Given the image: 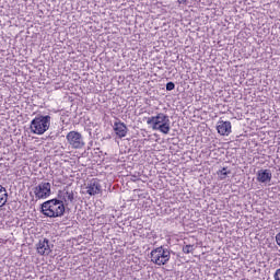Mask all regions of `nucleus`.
Returning <instances> with one entry per match:
<instances>
[{"instance_id":"nucleus-1","label":"nucleus","mask_w":280,"mask_h":280,"mask_svg":"<svg viewBox=\"0 0 280 280\" xmlns=\"http://www.w3.org/2000/svg\"><path fill=\"white\" fill-rule=\"evenodd\" d=\"M147 124L148 126H151L152 130H158L159 132H162V135H170V130H172L170 116L164 113H159L156 116L148 117Z\"/></svg>"},{"instance_id":"nucleus-2","label":"nucleus","mask_w":280,"mask_h":280,"mask_svg":"<svg viewBox=\"0 0 280 280\" xmlns=\"http://www.w3.org/2000/svg\"><path fill=\"white\" fill-rule=\"evenodd\" d=\"M42 213L47 218H62L65 215V201L51 199L42 205Z\"/></svg>"},{"instance_id":"nucleus-3","label":"nucleus","mask_w":280,"mask_h":280,"mask_svg":"<svg viewBox=\"0 0 280 280\" xmlns=\"http://www.w3.org/2000/svg\"><path fill=\"white\" fill-rule=\"evenodd\" d=\"M51 126V116H36L32 121H31V132L33 135H45L47 130H49V127Z\"/></svg>"},{"instance_id":"nucleus-4","label":"nucleus","mask_w":280,"mask_h":280,"mask_svg":"<svg viewBox=\"0 0 280 280\" xmlns=\"http://www.w3.org/2000/svg\"><path fill=\"white\" fill-rule=\"evenodd\" d=\"M151 261L155 266H165L172 259V252L164 246L156 247L151 250Z\"/></svg>"},{"instance_id":"nucleus-5","label":"nucleus","mask_w":280,"mask_h":280,"mask_svg":"<svg viewBox=\"0 0 280 280\" xmlns=\"http://www.w3.org/2000/svg\"><path fill=\"white\" fill-rule=\"evenodd\" d=\"M33 194L36 200H45L51 196V184L49 182H42L33 187Z\"/></svg>"},{"instance_id":"nucleus-6","label":"nucleus","mask_w":280,"mask_h":280,"mask_svg":"<svg viewBox=\"0 0 280 280\" xmlns=\"http://www.w3.org/2000/svg\"><path fill=\"white\" fill-rule=\"evenodd\" d=\"M66 139L72 150H82L85 145L84 137H82V133L78 131L68 132Z\"/></svg>"},{"instance_id":"nucleus-7","label":"nucleus","mask_w":280,"mask_h":280,"mask_svg":"<svg viewBox=\"0 0 280 280\" xmlns=\"http://www.w3.org/2000/svg\"><path fill=\"white\" fill-rule=\"evenodd\" d=\"M51 248H54V245H50L49 240H47V238H42L36 244L37 254L42 255L44 257H47V255H49L51 253Z\"/></svg>"},{"instance_id":"nucleus-8","label":"nucleus","mask_w":280,"mask_h":280,"mask_svg":"<svg viewBox=\"0 0 280 280\" xmlns=\"http://www.w3.org/2000/svg\"><path fill=\"white\" fill-rule=\"evenodd\" d=\"M86 194H89V196H97V194H102V184H100V179L97 178H92L86 187Z\"/></svg>"},{"instance_id":"nucleus-9","label":"nucleus","mask_w":280,"mask_h":280,"mask_svg":"<svg viewBox=\"0 0 280 280\" xmlns=\"http://www.w3.org/2000/svg\"><path fill=\"white\" fill-rule=\"evenodd\" d=\"M113 128L118 139H124V137L128 135V127L126 126V124L121 122V120L114 122Z\"/></svg>"},{"instance_id":"nucleus-10","label":"nucleus","mask_w":280,"mask_h":280,"mask_svg":"<svg viewBox=\"0 0 280 280\" xmlns=\"http://www.w3.org/2000/svg\"><path fill=\"white\" fill-rule=\"evenodd\" d=\"M217 130L219 135H221L222 137H229L230 133L232 132L231 121L220 120L218 122Z\"/></svg>"},{"instance_id":"nucleus-11","label":"nucleus","mask_w":280,"mask_h":280,"mask_svg":"<svg viewBox=\"0 0 280 280\" xmlns=\"http://www.w3.org/2000/svg\"><path fill=\"white\" fill-rule=\"evenodd\" d=\"M258 183H270L272 180V172L270 170H260L257 172Z\"/></svg>"},{"instance_id":"nucleus-12","label":"nucleus","mask_w":280,"mask_h":280,"mask_svg":"<svg viewBox=\"0 0 280 280\" xmlns=\"http://www.w3.org/2000/svg\"><path fill=\"white\" fill-rule=\"evenodd\" d=\"M59 198L61 199V201L63 200V202H73L74 200V195H73V190H62L59 192Z\"/></svg>"},{"instance_id":"nucleus-13","label":"nucleus","mask_w":280,"mask_h":280,"mask_svg":"<svg viewBox=\"0 0 280 280\" xmlns=\"http://www.w3.org/2000/svg\"><path fill=\"white\" fill-rule=\"evenodd\" d=\"M8 202V190L0 185V207H3Z\"/></svg>"},{"instance_id":"nucleus-14","label":"nucleus","mask_w":280,"mask_h":280,"mask_svg":"<svg viewBox=\"0 0 280 280\" xmlns=\"http://www.w3.org/2000/svg\"><path fill=\"white\" fill-rule=\"evenodd\" d=\"M229 174H231V171H228L226 167H223L222 170L218 171V176L221 180H224V178H226Z\"/></svg>"},{"instance_id":"nucleus-15","label":"nucleus","mask_w":280,"mask_h":280,"mask_svg":"<svg viewBox=\"0 0 280 280\" xmlns=\"http://www.w3.org/2000/svg\"><path fill=\"white\" fill-rule=\"evenodd\" d=\"M195 248L194 245H186L183 247V253L185 255H189V253H194Z\"/></svg>"},{"instance_id":"nucleus-16","label":"nucleus","mask_w":280,"mask_h":280,"mask_svg":"<svg viewBox=\"0 0 280 280\" xmlns=\"http://www.w3.org/2000/svg\"><path fill=\"white\" fill-rule=\"evenodd\" d=\"M174 89H176V84H174V82H168L166 84V91H174Z\"/></svg>"},{"instance_id":"nucleus-17","label":"nucleus","mask_w":280,"mask_h":280,"mask_svg":"<svg viewBox=\"0 0 280 280\" xmlns=\"http://www.w3.org/2000/svg\"><path fill=\"white\" fill-rule=\"evenodd\" d=\"M275 280H280V269H277L275 275H273Z\"/></svg>"},{"instance_id":"nucleus-18","label":"nucleus","mask_w":280,"mask_h":280,"mask_svg":"<svg viewBox=\"0 0 280 280\" xmlns=\"http://www.w3.org/2000/svg\"><path fill=\"white\" fill-rule=\"evenodd\" d=\"M177 2L179 3V5H185L187 3V0H177Z\"/></svg>"}]
</instances>
